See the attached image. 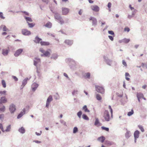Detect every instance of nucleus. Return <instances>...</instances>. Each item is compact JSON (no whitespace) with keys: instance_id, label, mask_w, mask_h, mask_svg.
Segmentation results:
<instances>
[{"instance_id":"obj_1","label":"nucleus","mask_w":147,"mask_h":147,"mask_svg":"<svg viewBox=\"0 0 147 147\" xmlns=\"http://www.w3.org/2000/svg\"><path fill=\"white\" fill-rule=\"evenodd\" d=\"M66 62L69 64L71 69L75 70L76 68V63L74 60L71 58H67L65 59Z\"/></svg>"},{"instance_id":"obj_2","label":"nucleus","mask_w":147,"mask_h":147,"mask_svg":"<svg viewBox=\"0 0 147 147\" xmlns=\"http://www.w3.org/2000/svg\"><path fill=\"white\" fill-rule=\"evenodd\" d=\"M103 117L104 119H102L103 122L105 121H109L110 120V117L109 114V112L108 110H105L104 113Z\"/></svg>"},{"instance_id":"obj_3","label":"nucleus","mask_w":147,"mask_h":147,"mask_svg":"<svg viewBox=\"0 0 147 147\" xmlns=\"http://www.w3.org/2000/svg\"><path fill=\"white\" fill-rule=\"evenodd\" d=\"M48 51H51V49H48V51H45L42 48H40L39 51L43 53L41 55V57H49L51 55L49 52Z\"/></svg>"},{"instance_id":"obj_4","label":"nucleus","mask_w":147,"mask_h":147,"mask_svg":"<svg viewBox=\"0 0 147 147\" xmlns=\"http://www.w3.org/2000/svg\"><path fill=\"white\" fill-rule=\"evenodd\" d=\"M9 110L11 114H13L16 110V105L13 103L10 105L9 107Z\"/></svg>"},{"instance_id":"obj_5","label":"nucleus","mask_w":147,"mask_h":147,"mask_svg":"<svg viewBox=\"0 0 147 147\" xmlns=\"http://www.w3.org/2000/svg\"><path fill=\"white\" fill-rule=\"evenodd\" d=\"M95 88L96 91L102 94L104 93L105 90L103 87L98 86H96Z\"/></svg>"},{"instance_id":"obj_6","label":"nucleus","mask_w":147,"mask_h":147,"mask_svg":"<svg viewBox=\"0 0 147 147\" xmlns=\"http://www.w3.org/2000/svg\"><path fill=\"white\" fill-rule=\"evenodd\" d=\"M89 19L90 21L91 20L92 21V26H96L97 25V22L96 18L91 16L89 18Z\"/></svg>"},{"instance_id":"obj_7","label":"nucleus","mask_w":147,"mask_h":147,"mask_svg":"<svg viewBox=\"0 0 147 147\" xmlns=\"http://www.w3.org/2000/svg\"><path fill=\"white\" fill-rule=\"evenodd\" d=\"M53 100L52 96L51 95H50L47 98L46 101V107L48 108L50 102Z\"/></svg>"},{"instance_id":"obj_8","label":"nucleus","mask_w":147,"mask_h":147,"mask_svg":"<svg viewBox=\"0 0 147 147\" xmlns=\"http://www.w3.org/2000/svg\"><path fill=\"white\" fill-rule=\"evenodd\" d=\"M103 58L105 61L106 63L108 65L111 66L113 61L112 60L109 59L107 57L105 56L103 57Z\"/></svg>"},{"instance_id":"obj_9","label":"nucleus","mask_w":147,"mask_h":147,"mask_svg":"<svg viewBox=\"0 0 147 147\" xmlns=\"http://www.w3.org/2000/svg\"><path fill=\"white\" fill-rule=\"evenodd\" d=\"M22 34L25 36H28L31 34V33L30 31L26 29H23L22 30Z\"/></svg>"},{"instance_id":"obj_10","label":"nucleus","mask_w":147,"mask_h":147,"mask_svg":"<svg viewBox=\"0 0 147 147\" xmlns=\"http://www.w3.org/2000/svg\"><path fill=\"white\" fill-rule=\"evenodd\" d=\"M23 51L22 49H20L16 51L14 54V55L16 57H18L19 56Z\"/></svg>"},{"instance_id":"obj_11","label":"nucleus","mask_w":147,"mask_h":147,"mask_svg":"<svg viewBox=\"0 0 147 147\" xmlns=\"http://www.w3.org/2000/svg\"><path fill=\"white\" fill-rule=\"evenodd\" d=\"M62 14L63 15H66L69 12V9L65 7H62Z\"/></svg>"},{"instance_id":"obj_12","label":"nucleus","mask_w":147,"mask_h":147,"mask_svg":"<svg viewBox=\"0 0 147 147\" xmlns=\"http://www.w3.org/2000/svg\"><path fill=\"white\" fill-rule=\"evenodd\" d=\"M90 8L93 11L95 12L98 11L100 9L99 7L97 5H92Z\"/></svg>"},{"instance_id":"obj_13","label":"nucleus","mask_w":147,"mask_h":147,"mask_svg":"<svg viewBox=\"0 0 147 147\" xmlns=\"http://www.w3.org/2000/svg\"><path fill=\"white\" fill-rule=\"evenodd\" d=\"M53 13H54V17L55 19L57 20H59L61 19V16L57 12H53Z\"/></svg>"},{"instance_id":"obj_14","label":"nucleus","mask_w":147,"mask_h":147,"mask_svg":"<svg viewBox=\"0 0 147 147\" xmlns=\"http://www.w3.org/2000/svg\"><path fill=\"white\" fill-rule=\"evenodd\" d=\"M26 109L25 108H24L22 111L20 112L19 114L18 115L17 118L19 119L21 118L25 114Z\"/></svg>"},{"instance_id":"obj_15","label":"nucleus","mask_w":147,"mask_h":147,"mask_svg":"<svg viewBox=\"0 0 147 147\" xmlns=\"http://www.w3.org/2000/svg\"><path fill=\"white\" fill-rule=\"evenodd\" d=\"M39 85L36 83H33L31 86V88L33 91H35L38 87Z\"/></svg>"},{"instance_id":"obj_16","label":"nucleus","mask_w":147,"mask_h":147,"mask_svg":"<svg viewBox=\"0 0 147 147\" xmlns=\"http://www.w3.org/2000/svg\"><path fill=\"white\" fill-rule=\"evenodd\" d=\"M144 96L143 93L141 92H138L137 93V97L138 98V101L140 102V99L142 98Z\"/></svg>"},{"instance_id":"obj_17","label":"nucleus","mask_w":147,"mask_h":147,"mask_svg":"<svg viewBox=\"0 0 147 147\" xmlns=\"http://www.w3.org/2000/svg\"><path fill=\"white\" fill-rule=\"evenodd\" d=\"M7 102V100L5 96L2 97L0 99V103H5Z\"/></svg>"},{"instance_id":"obj_18","label":"nucleus","mask_w":147,"mask_h":147,"mask_svg":"<svg viewBox=\"0 0 147 147\" xmlns=\"http://www.w3.org/2000/svg\"><path fill=\"white\" fill-rule=\"evenodd\" d=\"M42 40V39L39 38L38 36H36L33 40L34 42L36 43H39L40 41Z\"/></svg>"},{"instance_id":"obj_19","label":"nucleus","mask_w":147,"mask_h":147,"mask_svg":"<svg viewBox=\"0 0 147 147\" xmlns=\"http://www.w3.org/2000/svg\"><path fill=\"white\" fill-rule=\"evenodd\" d=\"M65 42L68 45H71L73 43V40H66L65 41Z\"/></svg>"},{"instance_id":"obj_20","label":"nucleus","mask_w":147,"mask_h":147,"mask_svg":"<svg viewBox=\"0 0 147 147\" xmlns=\"http://www.w3.org/2000/svg\"><path fill=\"white\" fill-rule=\"evenodd\" d=\"M130 40V39H129L124 38L123 39L119 40V42L120 43L123 42L125 43H127L129 42Z\"/></svg>"},{"instance_id":"obj_21","label":"nucleus","mask_w":147,"mask_h":147,"mask_svg":"<svg viewBox=\"0 0 147 147\" xmlns=\"http://www.w3.org/2000/svg\"><path fill=\"white\" fill-rule=\"evenodd\" d=\"M30 78H26L24 79L22 82V84L25 86L27 84L28 81L30 79Z\"/></svg>"},{"instance_id":"obj_22","label":"nucleus","mask_w":147,"mask_h":147,"mask_svg":"<svg viewBox=\"0 0 147 147\" xmlns=\"http://www.w3.org/2000/svg\"><path fill=\"white\" fill-rule=\"evenodd\" d=\"M140 134V132L138 130H136V131H135L134 133V138H138L139 137Z\"/></svg>"},{"instance_id":"obj_23","label":"nucleus","mask_w":147,"mask_h":147,"mask_svg":"<svg viewBox=\"0 0 147 147\" xmlns=\"http://www.w3.org/2000/svg\"><path fill=\"white\" fill-rule=\"evenodd\" d=\"M9 50L7 49H3L2 50V54L4 56H7L9 52Z\"/></svg>"},{"instance_id":"obj_24","label":"nucleus","mask_w":147,"mask_h":147,"mask_svg":"<svg viewBox=\"0 0 147 147\" xmlns=\"http://www.w3.org/2000/svg\"><path fill=\"white\" fill-rule=\"evenodd\" d=\"M5 107L1 103H0V112H3L5 110Z\"/></svg>"},{"instance_id":"obj_25","label":"nucleus","mask_w":147,"mask_h":147,"mask_svg":"<svg viewBox=\"0 0 147 147\" xmlns=\"http://www.w3.org/2000/svg\"><path fill=\"white\" fill-rule=\"evenodd\" d=\"M90 72L85 73L83 75V77L86 79H90Z\"/></svg>"},{"instance_id":"obj_26","label":"nucleus","mask_w":147,"mask_h":147,"mask_svg":"<svg viewBox=\"0 0 147 147\" xmlns=\"http://www.w3.org/2000/svg\"><path fill=\"white\" fill-rule=\"evenodd\" d=\"M105 139V137L103 136H102L98 137L97 139V140L102 143L104 141Z\"/></svg>"},{"instance_id":"obj_27","label":"nucleus","mask_w":147,"mask_h":147,"mask_svg":"<svg viewBox=\"0 0 147 147\" xmlns=\"http://www.w3.org/2000/svg\"><path fill=\"white\" fill-rule=\"evenodd\" d=\"M40 43L42 46H48L50 45V43L48 42L40 41Z\"/></svg>"},{"instance_id":"obj_28","label":"nucleus","mask_w":147,"mask_h":147,"mask_svg":"<svg viewBox=\"0 0 147 147\" xmlns=\"http://www.w3.org/2000/svg\"><path fill=\"white\" fill-rule=\"evenodd\" d=\"M18 131L20 133L22 134H24L25 132V129L23 127L20 128Z\"/></svg>"},{"instance_id":"obj_29","label":"nucleus","mask_w":147,"mask_h":147,"mask_svg":"<svg viewBox=\"0 0 147 147\" xmlns=\"http://www.w3.org/2000/svg\"><path fill=\"white\" fill-rule=\"evenodd\" d=\"M58 55L56 53L53 54L51 56V59H53L55 60L57 59L58 58Z\"/></svg>"},{"instance_id":"obj_30","label":"nucleus","mask_w":147,"mask_h":147,"mask_svg":"<svg viewBox=\"0 0 147 147\" xmlns=\"http://www.w3.org/2000/svg\"><path fill=\"white\" fill-rule=\"evenodd\" d=\"M131 136V133L130 131L127 130L125 134V136L126 138H129Z\"/></svg>"},{"instance_id":"obj_31","label":"nucleus","mask_w":147,"mask_h":147,"mask_svg":"<svg viewBox=\"0 0 147 147\" xmlns=\"http://www.w3.org/2000/svg\"><path fill=\"white\" fill-rule=\"evenodd\" d=\"M82 109L84 110V112H85L89 113L90 112V110L88 109L86 105H85L83 107H82Z\"/></svg>"},{"instance_id":"obj_32","label":"nucleus","mask_w":147,"mask_h":147,"mask_svg":"<svg viewBox=\"0 0 147 147\" xmlns=\"http://www.w3.org/2000/svg\"><path fill=\"white\" fill-rule=\"evenodd\" d=\"M24 17L27 22H32L33 21L32 20L30 17H27L25 16H24Z\"/></svg>"},{"instance_id":"obj_33","label":"nucleus","mask_w":147,"mask_h":147,"mask_svg":"<svg viewBox=\"0 0 147 147\" xmlns=\"http://www.w3.org/2000/svg\"><path fill=\"white\" fill-rule=\"evenodd\" d=\"M44 26L46 27L51 28L52 26V24L50 22H47Z\"/></svg>"},{"instance_id":"obj_34","label":"nucleus","mask_w":147,"mask_h":147,"mask_svg":"<svg viewBox=\"0 0 147 147\" xmlns=\"http://www.w3.org/2000/svg\"><path fill=\"white\" fill-rule=\"evenodd\" d=\"M82 117L84 120L88 121L89 120V117L85 114H83L82 115Z\"/></svg>"},{"instance_id":"obj_35","label":"nucleus","mask_w":147,"mask_h":147,"mask_svg":"<svg viewBox=\"0 0 147 147\" xmlns=\"http://www.w3.org/2000/svg\"><path fill=\"white\" fill-rule=\"evenodd\" d=\"M11 129V125H9L6 127V129L5 130V131L9 132L10 131Z\"/></svg>"},{"instance_id":"obj_36","label":"nucleus","mask_w":147,"mask_h":147,"mask_svg":"<svg viewBox=\"0 0 147 147\" xmlns=\"http://www.w3.org/2000/svg\"><path fill=\"white\" fill-rule=\"evenodd\" d=\"M29 28H32L34 27L35 25V24L33 23H30L28 22H27Z\"/></svg>"},{"instance_id":"obj_37","label":"nucleus","mask_w":147,"mask_h":147,"mask_svg":"<svg viewBox=\"0 0 147 147\" xmlns=\"http://www.w3.org/2000/svg\"><path fill=\"white\" fill-rule=\"evenodd\" d=\"M125 79L127 81H129L130 80V78L127 77H129L130 75L129 74L127 73L126 72L125 73Z\"/></svg>"},{"instance_id":"obj_38","label":"nucleus","mask_w":147,"mask_h":147,"mask_svg":"<svg viewBox=\"0 0 147 147\" xmlns=\"http://www.w3.org/2000/svg\"><path fill=\"white\" fill-rule=\"evenodd\" d=\"M99 123H100V122L98 118H96L95 121L94 123V125H96Z\"/></svg>"},{"instance_id":"obj_39","label":"nucleus","mask_w":147,"mask_h":147,"mask_svg":"<svg viewBox=\"0 0 147 147\" xmlns=\"http://www.w3.org/2000/svg\"><path fill=\"white\" fill-rule=\"evenodd\" d=\"M1 84L3 88H5L6 87V84L5 81L3 80H1Z\"/></svg>"},{"instance_id":"obj_40","label":"nucleus","mask_w":147,"mask_h":147,"mask_svg":"<svg viewBox=\"0 0 147 147\" xmlns=\"http://www.w3.org/2000/svg\"><path fill=\"white\" fill-rule=\"evenodd\" d=\"M82 112L81 111H80L77 113V115L79 118H81V116L82 114Z\"/></svg>"},{"instance_id":"obj_41","label":"nucleus","mask_w":147,"mask_h":147,"mask_svg":"<svg viewBox=\"0 0 147 147\" xmlns=\"http://www.w3.org/2000/svg\"><path fill=\"white\" fill-rule=\"evenodd\" d=\"M58 22L61 25H62L64 23V22L63 19L62 18H61V19L58 20Z\"/></svg>"},{"instance_id":"obj_42","label":"nucleus","mask_w":147,"mask_h":147,"mask_svg":"<svg viewBox=\"0 0 147 147\" xmlns=\"http://www.w3.org/2000/svg\"><path fill=\"white\" fill-rule=\"evenodd\" d=\"M78 131V129L77 127H75L73 129V133L75 134Z\"/></svg>"},{"instance_id":"obj_43","label":"nucleus","mask_w":147,"mask_h":147,"mask_svg":"<svg viewBox=\"0 0 147 147\" xmlns=\"http://www.w3.org/2000/svg\"><path fill=\"white\" fill-rule=\"evenodd\" d=\"M134 112L133 109H131V111L128 113L127 115L129 116H131L134 113Z\"/></svg>"},{"instance_id":"obj_44","label":"nucleus","mask_w":147,"mask_h":147,"mask_svg":"<svg viewBox=\"0 0 147 147\" xmlns=\"http://www.w3.org/2000/svg\"><path fill=\"white\" fill-rule=\"evenodd\" d=\"M96 98L98 100H100L102 99V98L98 94H97L96 95Z\"/></svg>"},{"instance_id":"obj_45","label":"nucleus","mask_w":147,"mask_h":147,"mask_svg":"<svg viewBox=\"0 0 147 147\" xmlns=\"http://www.w3.org/2000/svg\"><path fill=\"white\" fill-rule=\"evenodd\" d=\"M138 127L142 132H143L144 131V129L142 125H138Z\"/></svg>"},{"instance_id":"obj_46","label":"nucleus","mask_w":147,"mask_h":147,"mask_svg":"<svg viewBox=\"0 0 147 147\" xmlns=\"http://www.w3.org/2000/svg\"><path fill=\"white\" fill-rule=\"evenodd\" d=\"M101 128L102 130H105L107 131H109V128L108 127H106L104 126H102L101 127Z\"/></svg>"},{"instance_id":"obj_47","label":"nucleus","mask_w":147,"mask_h":147,"mask_svg":"<svg viewBox=\"0 0 147 147\" xmlns=\"http://www.w3.org/2000/svg\"><path fill=\"white\" fill-rule=\"evenodd\" d=\"M0 129L3 132H5V130L3 129V125L1 123H0Z\"/></svg>"},{"instance_id":"obj_48","label":"nucleus","mask_w":147,"mask_h":147,"mask_svg":"<svg viewBox=\"0 0 147 147\" xmlns=\"http://www.w3.org/2000/svg\"><path fill=\"white\" fill-rule=\"evenodd\" d=\"M60 122L61 123L63 124L64 125L67 126L66 122L63 120H60Z\"/></svg>"},{"instance_id":"obj_49","label":"nucleus","mask_w":147,"mask_h":147,"mask_svg":"<svg viewBox=\"0 0 147 147\" xmlns=\"http://www.w3.org/2000/svg\"><path fill=\"white\" fill-rule=\"evenodd\" d=\"M109 108L110 109V112H111V117H112L113 110L111 108V106L110 105H109Z\"/></svg>"},{"instance_id":"obj_50","label":"nucleus","mask_w":147,"mask_h":147,"mask_svg":"<svg viewBox=\"0 0 147 147\" xmlns=\"http://www.w3.org/2000/svg\"><path fill=\"white\" fill-rule=\"evenodd\" d=\"M0 17L3 19H5V17L3 16V13L2 12H0Z\"/></svg>"},{"instance_id":"obj_51","label":"nucleus","mask_w":147,"mask_h":147,"mask_svg":"<svg viewBox=\"0 0 147 147\" xmlns=\"http://www.w3.org/2000/svg\"><path fill=\"white\" fill-rule=\"evenodd\" d=\"M8 30V29L6 28L5 25H3V31H7Z\"/></svg>"},{"instance_id":"obj_52","label":"nucleus","mask_w":147,"mask_h":147,"mask_svg":"<svg viewBox=\"0 0 147 147\" xmlns=\"http://www.w3.org/2000/svg\"><path fill=\"white\" fill-rule=\"evenodd\" d=\"M12 77L13 79L15 81H18V78H17L16 76H12Z\"/></svg>"},{"instance_id":"obj_53","label":"nucleus","mask_w":147,"mask_h":147,"mask_svg":"<svg viewBox=\"0 0 147 147\" xmlns=\"http://www.w3.org/2000/svg\"><path fill=\"white\" fill-rule=\"evenodd\" d=\"M108 32L109 34H111L112 35H114V32L112 30H109L108 31Z\"/></svg>"},{"instance_id":"obj_54","label":"nucleus","mask_w":147,"mask_h":147,"mask_svg":"<svg viewBox=\"0 0 147 147\" xmlns=\"http://www.w3.org/2000/svg\"><path fill=\"white\" fill-rule=\"evenodd\" d=\"M78 91L77 90H74L72 92V94L73 95H75L76 94H77Z\"/></svg>"},{"instance_id":"obj_55","label":"nucleus","mask_w":147,"mask_h":147,"mask_svg":"<svg viewBox=\"0 0 147 147\" xmlns=\"http://www.w3.org/2000/svg\"><path fill=\"white\" fill-rule=\"evenodd\" d=\"M4 115L3 114H0V119L1 120H3L4 119Z\"/></svg>"},{"instance_id":"obj_56","label":"nucleus","mask_w":147,"mask_h":147,"mask_svg":"<svg viewBox=\"0 0 147 147\" xmlns=\"http://www.w3.org/2000/svg\"><path fill=\"white\" fill-rule=\"evenodd\" d=\"M124 31L129 32L130 31V29L128 27H126L124 28Z\"/></svg>"},{"instance_id":"obj_57","label":"nucleus","mask_w":147,"mask_h":147,"mask_svg":"<svg viewBox=\"0 0 147 147\" xmlns=\"http://www.w3.org/2000/svg\"><path fill=\"white\" fill-rule=\"evenodd\" d=\"M34 60H36L38 62H40V59L39 58H38V57H35L34 58Z\"/></svg>"},{"instance_id":"obj_58","label":"nucleus","mask_w":147,"mask_h":147,"mask_svg":"<svg viewBox=\"0 0 147 147\" xmlns=\"http://www.w3.org/2000/svg\"><path fill=\"white\" fill-rule=\"evenodd\" d=\"M6 92V91L5 90L3 91H0V94H1V95L3 94L4 95H5Z\"/></svg>"},{"instance_id":"obj_59","label":"nucleus","mask_w":147,"mask_h":147,"mask_svg":"<svg viewBox=\"0 0 147 147\" xmlns=\"http://www.w3.org/2000/svg\"><path fill=\"white\" fill-rule=\"evenodd\" d=\"M122 64L125 66H127V63H126V62L124 60H123L122 61Z\"/></svg>"},{"instance_id":"obj_60","label":"nucleus","mask_w":147,"mask_h":147,"mask_svg":"<svg viewBox=\"0 0 147 147\" xmlns=\"http://www.w3.org/2000/svg\"><path fill=\"white\" fill-rule=\"evenodd\" d=\"M108 37L109 39L111 41H113V40L114 38L113 36L109 35L108 36Z\"/></svg>"},{"instance_id":"obj_61","label":"nucleus","mask_w":147,"mask_h":147,"mask_svg":"<svg viewBox=\"0 0 147 147\" xmlns=\"http://www.w3.org/2000/svg\"><path fill=\"white\" fill-rule=\"evenodd\" d=\"M45 3L47 4H48L49 2V0H42Z\"/></svg>"},{"instance_id":"obj_62","label":"nucleus","mask_w":147,"mask_h":147,"mask_svg":"<svg viewBox=\"0 0 147 147\" xmlns=\"http://www.w3.org/2000/svg\"><path fill=\"white\" fill-rule=\"evenodd\" d=\"M38 63L36 60L34 61V65L36 67H37V65Z\"/></svg>"},{"instance_id":"obj_63","label":"nucleus","mask_w":147,"mask_h":147,"mask_svg":"<svg viewBox=\"0 0 147 147\" xmlns=\"http://www.w3.org/2000/svg\"><path fill=\"white\" fill-rule=\"evenodd\" d=\"M111 2H109L107 5L108 7L109 8H111Z\"/></svg>"},{"instance_id":"obj_64","label":"nucleus","mask_w":147,"mask_h":147,"mask_svg":"<svg viewBox=\"0 0 147 147\" xmlns=\"http://www.w3.org/2000/svg\"><path fill=\"white\" fill-rule=\"evenodd\" d=\"M22 12L24 13L25 15L29 16V13L28 12L26 11H22Z\"/></svg>"}]
</instances>
